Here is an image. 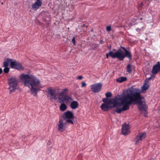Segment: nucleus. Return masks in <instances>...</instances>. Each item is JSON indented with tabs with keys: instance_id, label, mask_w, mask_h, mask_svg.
<instances>
[{
	"instance_id": "1",
	"label": "nucleus",
	"mask_w": 160,
	"mask_h": 160,
	"mask_svg": "<svg viewBox=\"0 0 160 160\" xmlns=\"http://www.w3.org/2000/svg\"><path fill=\"white\" fill-rule=\"evenodd\" d=\"M141 92L138 88H132L129 90L122 91L120 94H118L112 99V107H118L122 106L121 108H117L115 111L120 113L122 111L129 109V106L135 102L142 104L141 98L140 97Z\"/></svg>"
},
{
	"instance_id": "2",
	"label": "nucleus",
	"mask_w": 160,
	"mask_h": 160,
	"mask_svg": "<svg viewBox=\"0 0 160 160\" xmlns=\"http://www.w3.org/2000/svg\"><path fill=\"white\" fill-rule=\"evenodd\" d=\"M20 78L24 82V85L25 86L29 87L30 84L32 86L41 85L39 79L32 75L22 74Z\"/></svg>"
},
{
	"instance_id": "3",
	"label": "nucleus",
	"mask_w": 160,
	"mask_h": 160,
	"mask_svg": "<svg viewBox=\"0 0 160 160\" xmlns=\"http://www.w3.org/2000/svg\"><path fill=\"white\" fill-rule=\"evenodd\" d=\"M62 117L64 120H66L67 122L73 124L74 119V116L73 113L71 111L68 110L64 112Z\"/></svg>"
},
{
	"instance_id": "4",
	"label": "nucleus",
	"mask_w": 160,
	"mask_h": 160,
	"mask_svg": "<svg viewBox=\"0 0 160 160\" xmlns=\"http://www.w3.org/2000/svg\"><path fill=\"white\" fill-rule=\"evenodd\" d=\"M120 61H123L125 58H127L129 60L132 58V55L130 51H128L125 48L121 46Z\"/></svg>"
},
{
	"instance_id": "5",
	"label": "nucleus",
	"mask_w": 160,
	"mask_h": 160,
	"mask_svg": "<svg viewBox=\"0 0 160 160\" xmlns=\"http://www.w3.org/2000/svg\"><path fill=\"white\" fill-rule=\"evenodd\" d=\"M8 84L10 92H12L16 88L18 85L17 79L15 78H10L8 80Z\"/></svg>"
},
{
	"instance_id": "6",
	"label": "nucleus",
	"mask_w": 160,
	"mask_h": 160,
	"mask_svg": "<svg viewBox=\"0 0 160 160\" xmlns=\"http://www.w3.org/2000/svg\"><path fill=\"white\" fill-rule=\"evenodd\" d=\"M10 67L12 68H14L18 70L23 69L21 64L15 60H13L10 62Z\"/></svg>"
},
{
	"instance_id": "7",
	"label": "nucleus",
	"mask_w": 160,
	"mask_h": 160,
	"mask_svg": "<svg viewBox=\"0 0 160 160\" xmlns=\"http://www.w3.org/2000/svg\"><path fill=\"white\" fill-rule=\"evenodd\" d=\"M121 48H120L115 52L110 50L109 53L110 54V56L112 58H118L120 61V55H121Z\"/></svg>"
},
{
	"instance_id": "8",
	"label": "nucleus",
	"mask_w": 160,
	"mask_h": 160,
	"mask_svg": "<svg viewBox=\"0 0 160 160\" xmlns=\"http://www.w3.org/2000/svg\"><path fill=\"white\" fill-rule=\"evenodd\" d=\"M102 84L100 83L94 84L92 85L91 89L94 92H98L101 90Z\"/></svg>"
},
{
	"instance_id": "9",
	"label": "nucleus",
	"mask_w": 160,
	"mask_h": 160,
	"mask_svg": "<svg viewBox=\"0 0 160 160\" xmlns=\"http://www.w3.org/2000/svg\"><path fill=\"white\" fill-rule=\"evenodd\" d=\"M140 97L141 98V101L142 102V104L141 106L138 103L139 106H138V108H139V110H141V112H142V111H145V112L144 114V116L146 117L147 116V113L148 112L147 111V106L145 105V104H143V101H142V99H144V98L143 97H141V95H140Z\"/></svg>"
},
{
	"instance_id": "10",
	"label": "nucleus",
	"mask_w": 160,
	"mask_h": 160,
	"mask_svg": "<svg viewBox=\"0 0 160 160\" xmlns=\"http://www.w3.org/2000/svg\"><path fill=\"white\" fill-rule=\"evenodd\" d=\"M159 72L160 75V62H158L155 65L153 66L151 72L153 74L155 75Z\"/></svg>"
},
{
	"instance_id": "11",
	"label": "nucleus",
	"mask_w": 160,
	"mask_h": 160,
	"mask_svg": "<svg viewBox=\"0 0 160 160\" xmlns=\"http://www.w3.org/2000/svg\"><path fill=\"white\" fill-rule=\"evenodd\" d=\"M67 122L63 123L62 120H60L58 122V130L61 132H63L66 128V125L67 124Z\"/></svg>"
},
{
	"instance_id": "12",
	"label": "nucleus",
	"mask_w": 160,
	"mask_h": 160,
	"mask_svg": "<svg viewBox=\"0 0 160 160\" xmlns=\"http://www.w3.org/2000/svg\"><path fill=\"white\" fill-rule=\"evenodd\" d=\"M146 137V133L145 132H143L139 135H137L134 139V140L135 141V144H138L139 141L142 140L145 138Z\"/></svg>"
},
{
	"instance_id": "13",
	"label": "nucleus",
	"mask_w": 160,
	"mask_h": 160,
	"mask_svg": "<svg viewBox=\"0 0 160 160\" xmlns=\"http://www.w3.org/2000/svg\"><path fill=\"white\" fill-rule=\"evenodd\" d=\"M122 132L124 135H127L129 133V126L127 124H125L122 126Z\"/></svg>"
},
{
	"instance_id": "14",
	"label": "nucleus",
	"mask_w": 160,
	"mask_h": 160,
	"mask_svg": "<svg viewBox=\"0 0 160 160\" xmlns=\"http://www.w3.org/2000/svg\"><path fill=\"white\" fill-rule=\"evenodd\" d=\"M34 86L30 84V86H29V87L30 89L31 93L34 96H36L38 92L40 89L39 88H35Z\"/></svg>"
},
{
	"instance_id": "15",
	"label": "nucleus",
	"mask_w": 160,
	"mask_h": 160,
	"mask_svg": "<svg viewBox=\"0 0 160 160\" xmlns=\"http://www.w3.org/2000/svg\"><path fill=\"white\" fill-rule=\"evenodd\" d=\"M100 107L104 111L107 110L110 108H113L112 107V105H111V104L102 103Z\"/></svg>"
},
{
	"instance_id": "16",
	"label": "nucleus",
	"mask_w": 160,
	"mask_h": 160,
	"mask_svg": "<svg viewBox=\"0 0 160 160\" xmlns=\"http://www.w3.org/2000/svg\"><path fill=\"white\" fill-rule=\"evenodd\" d=\"M63 99L64 100L66 103H68L71 102L72 101L73 99L72 98L71 96H69L68 94H66L64 95H63Z\"/></svg>"
},
{
	"instance_id": "17",
	"label": "nucleus",
	"mask_w": 160,
	"mask_h": 160,
	"mask_svg": "<svg viewBox=\"0 0 160 160\" xmlns=\"http://www.w3.org/2000/svg\"><path fill=\"white\" fill-rule=\"evenodd\" d=\"M48 93H49L52 97V99H53L55 100L56 99L57 95L55 93V91L52 89H48Z\"/></svg>"
},
{
	"instance_id": "18",
	"label": "nucleus",
	"mask_w": 160,
	"mask_h": 160,
	"mask_svg": "<svg viewBox=\"0 0 160 160\" xmlns=\"http://www.w3.org/2000/svg\"><path fill=\"white\" fill-rule=\"evenodd\" d=\"M71 102L70 107L72 109H75L78 107L79 104L77 101L72 100Z\"/></svg>"
},
{
	"instance_id": "19",
	"label": "nucleus",
	"mask_w": 160,
	"mask_h": 160,
	"mask_svg": "<svg viewBox=\"0 0 160 160\" xmlns=\"http://www.w3.org/2000/svg\"><path fill=\"white\" fill-rule=\"evenodd\" d=\"M37 2H35L32 5V8L34 10L36 11L41 6L42 4L38 3Z\"/></svg>"
},
{
	"instance_id": "20",
	"label": "nucleus",
	"mask_w": 160,
	"mask_h": 160,
	"mask_svg": "<svg viewBox=\"0 0 160 160\" xmlns=\"http://www.w3.org/2000/svg\"><path fill=\"white\" fill-rule=\"evenodd\" d=\"M149 87L148 84L147 83L145 82L142 86L141 87V90L142 91H146L148 89Z\"/></svg>"
},
{
	"instance_id": "21",
	"label": "nucleus",
	"mask_w": 160,
	"mask_h": 160,
	"mask_svg": "<svg viewBox=\"0 0 160 160\" xmlns=\"http://www.w3.org/2000/svg\"><path fill=\"white\" fill-rule=\"evenodd\" d=\"M12 59H9V58H7L6 60L5 61H4L3 62V67H8V66L9 63L12 60Z\"/></svg>"
},
{
	"instance_id": "22",
	"label": "nucleus",
	"mask_w": 160,
	"mask_h": 160,
	"mask_svg": "<svg viewBox=\"0 0 160 160\" xmlns=\"http://www.w3.org/2000/svg\"><path fill=\"white\" fill-rule=\"evenodd\" d=\"M127 80V78L126 77H120L116 79L117 82L119 83H121L123 82L126 81Z\"/></svg>"
},
{
	"instance_id": "23",
	"label": "nucleus",
	"mask_w": 160,
	"mask_h": 160,
	"mask_svg": "<svg viewBox=\"0 0 160 160\" xmlns=\"http://www.w3.org/2000/svg\"><path fill=\"white\" fill-rule=\"evenodd\" d=\"M59 108L61 111H64L67 109V106L65 103H62L61 104Z\"/></svg>"
},
{
	"instance_id": "24",
	"label": "nucleus",
	"mask_w": 160,
	"mask_h": 160,
	"mask_svg": "<svg viewBox=\"0 0 160 160\" xmlns=\"http://www.w3.org/2000/svg\"><path fill=\"white\" fill-rule=\"evenodd\" d=\"M155 77V74H153L151 75V76L148 78H147L146 80H145L144 82L148 83V82L149 81L151 80L152 79V80H154V78Z\"/></svg>"
},
{
	"instance_id": "25",
	"label": "nucleus",
	"mask_w": 160,
	"mask_h": 160,
	"mask_svg": "<svg viewBox=\"0 0 160 160\" xmlns=\"http://www.w3.org/2000/svg\"><path fill=\"white\" fill-rule=\"evenodd\" d=\"M102 101L104 102V103L112 104V101L110 99H108L107 98H103Z\"/></svg>"
},
{
	"instance_id": "26",
	"label": "nucleus",
	"mask_w": 160,
	"mask_h": 160,
	"mask_svg": "<svg viewBox=\"0 0 160 160\" xmlns=\"http://www.w3.org/2000/svg\"><path fill=\"white\" fill-rule=\"evenodd\" d=\"M127 71L129 73H131L132 71V68L131 67V65L130 64H128L126 67Z\"/></svg>"
},
{
	"instance_id": "27",
	"label": "nucleus",
	"mask_w": 160,
	"mask_h": 160,
	"mask_svg": "<svg viewBox=\"0 0 160 160\" xmlns=\"http://www.w3.org/2000/svg\"><path fill=\"white\" fill-rule=\"evenodd\" d=\"M58 101L59 103H64V100L63 99V96L62 95V97H61V95H59L58 97Z\"/></svg>"
},
{
	"instance_id": "28",
	"label": "nucleus",
	"mask_w": 160,
	"mask_h": 160,
	"mask_svg": "<svg viewBox=\"0 0 160 160\" xmlns=\"http://www.w3.org/2000/svg\"><path fill=\"white\" fill-rule=\"evenodd\" d=\"M68 90L67 88L64 89L60 93V94L61 96H62V94H65L67 92H68Z\"/></svg>"
},
{
	"instance_id": "29",
	"label": "nucleus",
	"mask_w": 160,
	"mask_h": 160,
	"mask_svg": "<svg viewBox=\"0 0 160 160\" xmlns=\"http://www.w3.org/2000/svg\"><path fill=\"white\" fill-rule=\"evenodd\" d=\"M3 72L5 73H8L9 71V68L8 67H4Z\"/></svg>"
},
{
	"instance_id": "30",
	"label": "nucleus",
	"mask_w": 160,
	"mask_h": 160,
	"mask_svg": "<svg viewBox=\"0 0 160 160\" xmlns=\"http://www.w3.org/2000/svg\"><path fill=\"white\" fill-rule=\"evenodd\" d=\"M105 95L107 98L110 97L112 96V93L110 92H108L106 93Z\"/></svg>"
},
{
	"instance_id": "31",
	"label": "nucleus",
	"mask_w": 160,
	"mask_h": 160,
	"mask_svg": "<svg viewBox=\"0 0 160 160\" xmlns=\"http://www.w3.org/2000/svg\"><path fill=\"white\" fill-rule=\"evenodd\" d=\"M72 42L73 43L74 45H76V42L75 40V38L74 37H73L72 39Z\"/></svg>"
},
{
	"instance_id": "32",
	"label": "nucleus",
	"mask_w": 160,
	"mask_h": 160,
	"mask_svg": "<svg viewBox=\"0 0 160 160\" xmlns=\"http://www.w3.org/2000/svg\"><path fill=\"white\" fill-rule=\"evenodd\" d=\"M106 30L107 31H110L111 30V28L110 26H108L106 27Z\"/></svg>"
},
{
	"instance_id": "33",
	"label": "nucleus",
	"mask_w": 160,
	"mask_h": 160,
	"mask_svg": "<svg viewBox=\"0 0 160 160\" xmlns=\"http://www.w3.org/2000/svg\"><path fill=\"white\" fill-rule=\"evenodd\" d=\"M36 1L35 2H37L38 3L40 4H42V0H36Z\"/></svg>"
},
{
	"instance_id": "34",
	"label": "nucleus",
	"mask_w": 160,
	"mask_h": 160,
	"mask_svg": "<svg viewBox=\"0 0 160 160\" xmlns=\"http://www.w3.org/2000/svg\"><path fill=\"white\" fill-rule=\"evenodd\" d=\"M86 85V83L84 82H82V83L81 86L82 87H85Z\"/></svg>"
},
{
	"instance_id": "35",
	"label": "nucleus",
	"mask_w": 160,
	"mask_h": 160,
	"mask_svg": "<svg viewBox=\"0 0 160 160\" xmlns=\"http://www.w3.org/2000/svg\"><path fill=\"white\" fill-rule=\"evenodd\" d=\"M77 79L79 80H81L82 78V76H78L77 78Z\"/></svg>"
},
{
	"instance_id": "36",
	"label": "nucleus",
	"mask_w": 160,
	"mask_h": 160,
	"mask_svg": "<svg viewBox=\"0 0 160 160\" xmlns=\"http://www.w3.org/2000/svg\"><path fill=\"white\" fill-rule=\"evenodd\" d=\"M110 56V54H109V53L108 52V53H106V58L107 59H108V56Z\"/></svg>"
},
{
	"instance_id": "37",
	"label": "nucleus",
	"mask_w": 160,
	"mask_h": 160,
	"mask_svg": "<svg viewBox=\"0 0 160 160\" xmlns=\"http://www.w3.org/2000/svg\"><path fill=\"white\" fill-rule=\"evenodd\" d=\"M100 44H102L104 43V42L102 40H100Z\"/></svg>"
},
{
	"instance_id": "38",
	"label": "nucleus",
	"mask_w": 160,
	"mask_h": 160,
	"mask_svg": "<svg viewBox=\"0 0 160 160\" xmlns=\"http://www.w3.org/2000/svg\"><path fill=\"white\" fill-rule=\"evenodd\" d=\"M144 4H143V2H141V4H140V7H142L143 6Z\"/></svg>"
},
{
	"instance_id": "39",
	"label": "nucleus",
	"mask_w": 160,
	"mask_h": 160,
	"mask_svg": "<svg viewBox=\"0 0 160 160\" xmlns=\"http://www.w3.org/2000/svg\"><path fill=\"white\" fill-rule=\"evenodd\" d=\"M2 70L1 68H0V74L1 73H2Z\"/></svg>"
},
{
	"instance_id": "40",
	"label": "nucleus",
	"mask_w": 160,
	"mask_h": 160,
	"mask_svg": "<svg viewBox=\"0 0 160 160\" xmlns=\"http://www.w3.org/2000/svg\"><path fill=\"white\" fill-rule=\"evenodd\" d=\"M37 21H38V24L39 25H41L42 24V23L40 21H39L38 20H37Z\"/></svg>"
},
{
	"instance_id": "41",
	"label": "nucleus",
	"mask_w": 160,
	"mask_h": 160,
	"mask_svg": "<svg viewBox=\"0 0 160 160\" xmlns=\"http://www.w3.org/2000/svg\"><path fill=\"white\" fill-rule=\"evenodd\" d=\"M113 51L116 52L117 51L115 49L113 48L112 49V51L113 52Z\"/></svg>"
},
{
	"instance_id": "42",
	"label": "nucleus",
	"mask_w": 160,
	"mask_h": 160,
	"mask_svg": "<svg viewBox=\"0 0 160 160\" xmlns=\"http://www.w3.org/2000/svg\"><path fill=\"white\" fill-rule=\"evenodd\" d=\"M153 160V158H151V159L150 160Z\"/></svg>"
},
{
	"instance_id": "43",
	"label": "nucleus",
	"mask_w": 160,
	"mask_h": 160,
	"mask_svg": "<svg viewBox=\"0 0 160 160\" xmlns=\"http://www.w3.org/2000/svg\"><path fill=\"white\" fill-rule=\"evenodd\" d=\"M142 19V18H140V19H141H141Z\"/></svg>"
},
{
	"instance_id": "44",
	"label": "nucleus",
	"mask_w": 160,
	"mask_h": 160,
	"mask_svg": "<svg viewBox=\"0 0 160 160\" xmlns=\"http://www.w3.org/2000/svg\"><path fill=\"white\" fill-rule=\"evenodd\" d=\"M91 31H92V29Z\"/></svg>"
}]
</instances>
